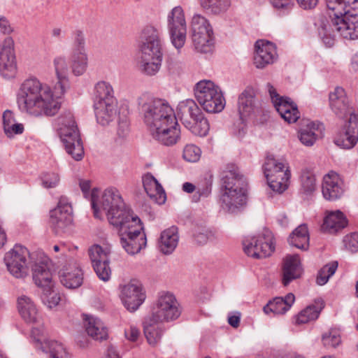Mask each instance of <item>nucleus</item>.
Segmentation results:
<instances>
[{"label": "nucleus", "instance_id": "1", "mask_svg": "<svg viewBox=\"0 0 358 358\" xmlns=\"http://www.w3.org/2000/svg\"><path fill=\"white\" fill-rule=\"evenodd\" d=\"M58 80L53 92L51 87L36 78L24 80L17 93V104L20 111L34 117L53 116L60 108L59 99L69 88V67L64 56L53 61Z\"/></svg>", "mask_w": 358, "mask_h": 358}, {"label": "nucleus", "instance_id": "2", "mask_svg": "<svg viewBox=\"0 0 358 358\" xmlns=\"http://www.w3.org/2000/svg\"><path fill=\"white\" fill-rule=\"evenodd\" d=\"M332 13L331 20H321L318 34L328 48L334 45L336 34L344 38H358V0H326Z\"/></svg>", "mask_w": 358, "mask_h": 358}, {"label": "nucleus", "instance_id": "3", "mask_svg": "<svg viewBox=\"0 0 358 358\" xmlns=\"http://www.w3.org/2000/svg\"><path fill=\"white\" fill-rule=\"evenodd\" d=\"M91 208L95 219L102 221L106 217L113 227H120L124 220L134 215L126 208L120 192L115 187H108L103 192L99 188L92 189Z\"/></svg>", "mask_w": 358, "mask_h": 358}, {"label": "nucleus", "instance_id": "4", "mask_svg": "<svg viewBox=\"0 0 358 358\" xmlns=\"http://www.w3.org/2000/svg\"><path fill=\"white\" fill-rule=\"evenodd\" d=\"M140 38L138 68L146 75H155L162 66L163 59L161 33L155 27L148 25L142 30Z\"/></svg>", "mask_w": 358, "mask_h": 358}, {"label": "nucleus", "instance_id": "5", "mask_svg": "<svg viewBox=\"0 0 358 358\" xmlns=\"http://www.w3.org/2000/svg\"><path fill=\"white\" fill-rule=\"evenodd\" d=\"M222 182L220 206L223 210L234 213L246 202L245 178L236 166L229 165L223 171Z\"/></svg>", "mask_w": 358, "mask_h": 358}, {"label": "nucleus", "instance_id": "6", "mask_svg": "<svg viewBox=\"0 0 358 358\" xmlns=\"http://www.w3.org/2000/svg\"><path fill=\"white\" fill-rule=\"evenodd\" d=\"M138 105L150 131L177 121L173 109L164 100L144 94L139 98Z\"/></svg>", "mask_w": 358, "mask_h": 358}, {"label": "nucleus", "instance_id": "7", "mask_svg": "<svg viewBox=\"0 0 358 358\" xmlns=\"http://www.w3.org/2000/svg\"><path fill=\"white\" fill-rule=\"evenodd\" d=\"M120 233V244L131 255L138 253L147 245L143 224L137 215H133L122 222L120 227H114Z\"/></svg>", "mask_w": 358, "mask_h": 358}, {"label": "nucleus", "instance_id": "8", "mask_svg": "<svg viewBox=\"0 0 358 358\" xmlns=\"http://www.w3.org/2000/svg\"><path fill=\"white\" fill-rule=\"evenodd\" d=\"M177 116L193 134L206 136L208 134V121L194 100L187 99L179 102L177 106Z\"/></svg>", "mask_w": 358, "mask_h": 358}, {"label": "nucleus", "instance_id": "9", "mask_svg": "<svg viewBox=\"0 0 358 358\" xmlns=\"http://www.w3.org/2000/svg\"><path fill=\"white\" fill-rule=\"evenodd\" d=\"M59 136L66 152L75 160L80 161L84 155V148L80 131L71 111L65 112L60 117Z\"/></svg>", "mask_w": 358, "mask_h": 358}, {"label": "nucleus", "instance_id": "10", "mask_svg": "<svg viewBox=\"0 0 358 358\" xmlns=\"http://www.w3.org/2000/svg\"><path fill=\"white\" fill-rule=\"evenodd\" d=\"M194 96L207 113L221 112L225 106V99L220 87L210 80L199 81L194 87Z\"/></svg>", "mask_w": 358, "mask_h": 358}, {"label": "nucleus", "instance_id": "11", "mask_svg": "<svg viewBox=\"0 0 358 358\" xmlns=\"http://www.w3.org/2000/svg\"><path fill=\"white\" fill-rule=\"evenodd\" d=\"M263 171L270 188L281 194L288 187L290 171L286 162L268 155L263 165Z\"/></svg>", "mask_w": 358, "mask_h": 358}, {"label": "nucleus", "instance_id": "12", "mask_svg": "<svg viewBox=\"0 0 358 358\" xmlns=\"http://www.w3.org/2000/svg\"><path fill=\"white\" fill-rule=\"evenodd\" d=\"M182 308L175 295L169 292H161L155 301L151 321L157 323L170 322L181 315Z\"/></svg>", "mask_w": 358, "mask_h": 358}, {"label": "nucleus", "instance_id": "13", "mask_svg": "<svg viewBox=\"0 0 358 358\" xmlns=\"http://www.w3.org/2000/svg\"><path fill=\"white\" fill-rule=\"evenodd\" d=\"M166 27L171 44L180 50L187 38V22L182 6H175L167 13Z\"/></svg>", "mask_w": 358, "mask_h": 358}, {"label": "nucleus", "instance_id": "14", "mask_svg": "<svg viewBox=\"0 0 358 358\" xmlns=\"http://www.w3.org/2000/svg\"><path fill=\"white\" fill-rule=\"evenodd\" d=\"M4 262L8 271L13 277L23 279L29 275L30 253L24 246L15 244L6 253Z\"/></svg>", "mask_w": 358, "mask_h": 358}, {"label": "nucleus", "instance_id": "15", "mask_svg": "<svg viewBox=\"0 0 358 358\" xmlns=\"http://www.w3.org/2000/svg\"><path fill=\"white\" fill-rule=\"evenodd\" d=\"M50 223L55 234L65 233L73 223V209L69 200L61 196L55 208L50 212Z\"/></svg>", "mask_w": 358, "mask_h": 358}, {"label": "nucleus", "instance_id": "16", "mask_svg": "<svg viewBox=\"0 0 358 358\" xmlns=\"http://www.w3.org/2000/svg\"><path fill=\"white\" fill-rule=\"evenodd\" d=\"M17 74L14 41L11 37H6L0 43V76L10 80L15 78Z\"/></svg>", "mask_w": 358, "mask_h": 358}, {"label": "nucleus", "instance_id": "17", "mask_svg": "<svg viewBox=\"0 0 358 358\" xmlns=\"http://www.w3.org/2000/svg\"><path fill=\"white\" fill-rule=\"evenodd\" d=\"M243 245L245 254L255 259L268 257L275 249L273 238L269 233L247 238Z\"/></svg>", "mask_w": 358, "mask_h": 358}, {"label": "nucleus", "instance_id": "18", "mask_svg": "<svg viewBox=\"0 0 358 358\" xmlns=\"http://www.w3.org/2000/svg\"><path fill=\"white\" fill-rule=\"evenodd\" d=\"M267 88L273 106L282 118L288 123L296 122L299 118L296 104L288 97L280 96L270 83L267 84Z\"/></svg>", "mask_w": 358, "mask_h": 358}, {"label": "nucleus", "instance_id": "19", "mask_svg": "<svg viewBox=\"0 0 358 358\" xmlns=\"http://www.w3.org/2000/svg\"><path fill=\"white\" fill-rule=\"evenodd\" d=\"M74 42L71 54V69L73 73L80 76L84 73L87 68V54L85 48V39L81 30H76L74 32Z\"/></svg>", "mask_w": 358, "mask_h": 358}, {"label": "nucleus", "instance_id": "20", "mask_svg": "<svg viewBox=\"0 0 358 358\" xmlns=\"http://www.w3.org/2000/svg\"><path fill=\"white\" fill-rule=\"evenodd\" d=\"M120 297L124 307L134 312L145 301L146 295L140 283L131 281L121 287Z\"/></svg>", "mask_w": 358, "mask_h": 358}, {"label": "nucleus", "instance_id": "21", "mask_svg": "<svg viewBox=\"0 0 358 358\" xmlns=\"http://www.w3.org/2000/svg\"><path fill=\"white\" fill-rule=\"evenodd\" d=\"M346 190V185L343 177L338 173L331 171L323 176L322 193L328 201L341 199Z\"/></svg>", "mask_w": 358, "mask_h": 358}, {"label": "nucleus", "instance_id": "22", "mask_svg": "<svg viewBox=\"0 0 358 358\" xmlns=\"http://www.w3.org/2000/svg\"><path fill=\"white\" fill-rule=\"evenodd\" d=\"M109 251L106 248L94 244L91 247V262L99 280L107 282L110 279L111 269L109 266Z\"/></svg>", "mask_w": 358, "mask_h": 358}, {"label": "nucleus", "instance_id": "23", "mask_svg": "<svg viewBox=\"0 0 358 358\" xmlns=\"http://www.w3.org/2000/svg\"><path fill=\"white\" fill-rule=\"evenodd\" d=\"M31 336L41 344L42 350L48 353L50 358H71L69 352L62 343L52 339L43 341V330L36 327L32 328Z\"/></svg>", "mask_w": 358, "mask_h": 358}, {"label": "nucleus", "instance_id": "24", "mask_svg": "<svg viewBox=\"0 0 358 358\" xmlns=\"http://www.w3.org/2000/svg\"><path fill=\"white\" fill-rule=\"evenodd\" d=\"M358 141V115L351 114L348 123L334 138L336 145L344 148H352Z\"/></svg>", "mask_w": 358, "mask_h": 358}, {"label": "nucleus", "instance_id": "25", "mask_svg": "<svg viewBox=\"0 0 358 358\" xmlns=\"http://www.w3.org/2000/svg\"><path fill=\"white\" fill-rule=\"evenodd\" d=\"M150 133L156 141L165 146L174 145L180 138V129L178 120L167 124L165 127H157Z\"/></svg>", "mask_w": 358, "mask_h": 358}, {"label": "nucleus", "instance_id": "26", "mask_svg": "<svg viewBox=\"0 0 358 358\" xmlns=\"http://www.w3.org/2000/svg\"><path fill=\"white\" fill-rule=\"evenodd\" d=\"M255 47L254 64L257 68H264L276 60L278 55L276 48L273 43L259 40L255 43Z\"/></svg>", "mask_w": 358, "mask_h": 358}, {"label": "nucleus", "instance_id": "27", "mask_svg": "<svg viewBox=\"0 0 358 358\" xmlns=\"http://www.w3.org/2000/svg\"><path fill=\"white\" fill-rule=\"evenodd\" d=\"M32 276L35 284L43 291H48L53 288L52 273L49 266V259L47 257L35 262L32 266Z\"/></svg>", "mask_w": 358, "mask_h": 358}, {"label": "nucleus", "instance_id": "28", "mask_svg": "<svg viewBox=\"0 0 358 358\" xmlns=\"http://www.w3.org/2000/svg\"><path fill=\"white\" fill-rule=\"evenodd\" d=\"M329 105L333 112L339 117L343 118L348 114H355L349 106L348 99L345 90L337 87L329 94Z\"/></svg>", "mask_w": 358, "mask_h": 358}, {"label": "nucleus", "instance_id": "29", "mask_svg": "<svg viewBox=\"0 0 358 358\" xmlns=\"http://www.w3.org/2000/svg\"><path fill=\"white\" fill-rule=\"evenodd\" d=\"M302 267L299 255H288L284 259L282 282L285 286L301 277Z\"/></svg>", "mask_w": 358, "mask_h": 358}, {"label": "nucleus", "instance_id": "30", "mask_svg": "<svg viewBox=\"0 0 358 358\" xmlns=\"http://www.w3.org/2000/svg\"><path fill=\"white\" fill-rule=\"evenodd\" d=\"M118 101L93 104L96 122L101 126H107L115 120L118 114Z\"/></svg>", "mask_w": 358, "mask_h": 358}, {"label": "nucleus", "instance_id": "31", "mask_svg": "<svg viewBox=\"0 0 358 358\" xmlns=\"http://www.w3.org/2000/svg\"><path fill=\"white\" fill-rule=\"evenodd\" d=\"M323 124L307 120L299 131V138L306 146H312L322 134Z\"/></svg>", "mask_w": 358, "mask_h": 358}, {"label": "nucleus", "instance_id": "32", "mask_svg": "<svg viewBox=\"0 0 358 358\" xmlns=\"http://www.w3.org/2000/svg\"><path fill=\"white\" fill-rule=\"evenodd\" d=\"M142 182L148 195L158 204H162L166 201V193L158 180L150 173L144 174Z\"/></svg>", "mask_w": 358, "mask_h": 358}, {"label": "nucleus", "instance_id": "33", "mask_svg": "<svg viewBox=\"0 0 358 358\" xmlns=\"http://www.w3.org/2000/svg\"><path fill=\"white\" fill-rule=\"evenodd\" d=\"M17 308L21 317L26 322L36 323L41 318L36 304L27 296L22 295L18 298Z\"/></svg>", "mask_w": 358, "mask_h": 358}, {"label": "nucleus", "instance_id": "34", "mask_svg": "<svg viewBox=\"0 0 358 358\" xmlns=\"http://www.w3.org/2000/svg\"><path fill=\"white\" fill-rule=\"evenodd\" d=\"M295 301L293 294H287L285 298L276 297L270 301L263 308V311L268 315H276L285 314L292 306Z\"/></svg>", "mask_w": 358, "mask_h": 358}, {"label": "nucleus", "instance_id": "35", "mask_svg": "<svg viewBox=\"0 0 358 358\" xmlns=\"http://www.w3.org/2000/svg\"><path fill=\"white\" fill-rule=\"evenodd\" d=\"M83 273L80 268L76 264L65 266L60 275V281L69 289H76L83 283Z\"/></svg>", "mask_w": 358, "mask_h": 358}, {"label": "nucleus", "instance_id": "36", "mask_svg": "<svg viewBox=\"0 0 358 358\" xmlns=\"http://www.w3.org/2000/svg\"><path fill=\"white\" fill-rule=\"evenodd\" d=\"M179 241L178 228L171 227L161 233L158 248L164 255L171 254L176 248Z\"/></svg>", "mask_w": 358, "mask_h": 358}, {"label": "nucleus", "instance_id": "37", "mask_svg": "<svg viewBox=\"0 0 358 358\" xmlns=\"http://www.w3.org/2000/svg\"><path fill=\"white\" fill-rule=\"evenodd\" d=\"M92 99L93 104L117 101L112 85L106 81H99L95 84Z\"/></svg>", "mask_w": 358, "mask_h": 358}, {"label": "nucleus", "instance_id": "38", "mask_svg": "<svg viewBox=\"0 0 358 358\" xmlns=\"http://www.w3.org/2000/svg\"><path fill=\"white\" fill-rule=\"evenodd\" d=\"M309 241L308 229L305 224L298 226L288 238V242L291 245L302 250L308 249Z\"/></svg>", "mask_w": 358, "mask_h": 358}, {"label": "nucleus", "instance_id": "39", "mask_svg": "<svg viewBox=\"0 0 358 358\" xmlns=\"http://www.w3.org/2000/svg\"><path fill=\"white\" fill-rule=\"evenodd\" d=\"M348 222L343 213L337 210L329 213L325 217L323 229L328 233L334 234L346 227Z\"/></svg>", "mask_w": 358, "mask_h": 358}, {"label": "nucleus", "instance_id": "40", "mask_svg": "<svg viewBox=\"0 0 358 358\" xmlns=\"http://www.w3.org/2000/svg\"><path fill=\"white\" fill-rule=\"evenodd\" d=\"M256 107L255 95L252 89L245 90L239 96L238 110L241 117H247L251 114Z\"/></svg>", "mask_w": 358, "mask_h": 358}, {"label": "nucleus", "instance_id": "41", "mask_svg": "<svg viewBox=\"0 0 358 358\" xmlns=\"http://www.w3.org/2000/svg\"><path fill=\"white\" fill-rule=\"evenodd\" d=\"M2 118L4 133L8 138H12L15 135L21 134L23 132V124L15 122L14 114L11 110H6L3 113Z\"/></svg>", "mask_w": 358, "mask_h": 358}, {"label": "nucleus", "instance_id": "42", "mask_svg": "<svg viewBox=\"0 0 358 358\" xmlns=\"http://www.w3.org/2000/svg\"><path fill=\"white\" fill-rule=\"evenodd\" d=\"M192 40L194 49L201 53L210 52L214 45L213 33L192 34Z\"/></svg>", "mask_w": 358, "mask_h": 358}, {"label": "nucleus", "instance_id": "43", "mask_svg": "<svg viewBox=\"0 0 358 358\" xmlns=\"http://www.w3.org/2000/svg\"><path fill=\"white\" fill-rule=\"evenodd\" d=\"M190 29L192 34H213V30L206 17L199 14L194 13L191 19Z\"/></svg>", "mask_w": 358, "mask_h": 358}, {"label": "nucleus", "instance_id": "44", "mask_svg": "<svg viewBox=\"0 0 358 358\" xmlns=\"http://www.w3.org/2000/svg\"><path fill=\"white\" fill-rule=\"evenodd\" d=\"M161 324L150 320V323L144 327L145 336L152 346H156L162 339L164 330Z\"/></svg>", "mask_w": 358, "mask_h": 358}, {"label": "nucleus", "instance_id": "45", "mask_svg": "<svg viewBox=\"0 0 358 358\" xmlns=\"http://www.w3.org/2000/svg\"><path fill=\"white\" fill-rule=\"evenodd\" d=\"M108 329L101 320L91 315V339L103 341L108 338Z\"/></svg>", "mask_w": 358, "mask_h": 358}, {"label": "nucleus", "instance_id": "46", "mask_svg": "<svg viewBox=\"0 0 358 358\" xmlns=\"http://www.w3.org/2000/svg\"><path fill=\"white\" fill-rule=\"evenodd\" d=\"M82 317L84 322L83 327L77 330L75 335V342L78 347L86 348L88 347L90 342V315L83 313Z\"/></svg>", "mask_w": 358, "mask_h": 358}, {"label": "nucleus", "instance_id": "47", "mask_svg": "<svg viewBox=\"0 0 358 358\" xmlns=\"http://www.w3.org/2000/svg\"><path fill=\"white\" fill-rule=\"evenodd\" d=\"M322 308V303H320V306L312 305L306 307L296 316V324H303L316 320L318 317Z\"/></svg>", "mask_w": 358, "mask_h": 358}, {"label": "nucleus", "instance_id": "48", "mask_svg": "<svg viewBox=\"0 0 358 358\" xmlns=\"http://www.w3.org/2000/svg\"><path fill=\"white\" fill-rule=\"evenodd\" d=\"M201 6L213 14L225 13L231 6V0H199Z\"/></svg>", "mask_w": 358, "mask_h": 358}, {"label": "nucleus", "instance_id": "49", "mask_svg": "<svg viewBox=\"0 0 358 358\" xmlns=\"http://www.w3.org/2000/svg\"><path fill=\"white\" fill-rule=\"evenodd\" d=\"M300 191L306 194H312L316 189V179L313 173L308 170H303L300 176Z\"/></svg>", "mask_w": 358, "mask_h": 358}, {"label": "nucleus", "instance_id": "50", "mask_svg": "<svg viewBox=\"0 0 358 358\" xmlns=\"http://www.w3.org/2000/svg\"><path fill=\"white\" fill-rule=\"evenodd\" d=\"M338 268V262H331L324 266L318 272L316 282L319 285H325L329 278L332 276Z\"/></svg>", "mask_w": 358, "mask_h": 358}, {"label": "nucleus", "instance_id": "51", "mask_svg": "<svg viewBox=\"0 0 358 358\" xmlns=\"http://www.w3.org/2000/svg\"><path fill=\"white\" fill-rule=\"evenodd\" d=\"M322 343L327 348H336L341 343V333L337 329H331L322 336Z\"/></svg>", "mask_w": 358, "mask_h": 358}, {"label": "nucleus", "instance_id": "52", "mask_svg": "<svg viewBox=\"0 0 358 358\" xmlns=\"http://www.w3.org/2000/svg\"><path fill=\"white\" fill-rule=\"evenodd\" d=\"M212 191V185L208 181L197 185L196 192L192 196V201L194 203L200 201L202 199L210 196Z\"/></svg>", "mask_w": 358, "mask_h": 358}, {"label": "nucleus", "instance_id": "53", "mask_svg": "<svg viewBox=\"0 0 358 358\" xmlns=\"http://www.w3.org/2000/svg\"><path fill=\"white\" fill-rule=\"evenodd\" d=\"M201 155V149L193 144L187 145L182 152L183 159L189 162H196L199 161Z\"/></svg>", "mask_w": 358, "mask_h": 358}, {"label": "nucleus", "instance_id": "54", "mask_svg": "<svg viewBox=\"0 0 358 358\" xmlns=\"http://www.w3.org/2000/svg\"><path fill=\"white\" fill-rule=\"evenodd\" d=\"M43 301L48 308H52L57 306L60 301V296L53 290V288L48 291H43Z\"/></svg>", "mask_w": 358, "mask_h": 358}, {"label": "nucleus", "instance_id": "55", "mask_svg": "<svg viewBox=\"0 0 358 358\" xmlns=\"http://www.w3.org/2000/svg\"><path fill=\"white\" fill-rule=\"evenodd\" d=\"M343 243L346 250L352 252L358 251V233L353 232L345 236Z\"/></svg>", "mask_w": 358, "mask_h": 358}, {"label": "nucleus", "instance_id": "56", "mask_svg": "<svg viewBox=\"0 0 358 358\" xmlns=\"http://www.w3.org/2000/svg\"><path fill=\"white\" fill-rule=\"evenodd\" d=\"M59 182V176L56 173H48L42 177V185L45 188H54Z\"/></svg>", "mask_w": 358, "mask_h": 358}, {"label": "nucleus", "instance_id": "57", "mask_svg": "<svg viewBox=\"0 0 358 358\" xmlns=\"http://www.w3.org/2000/svg\"><path fill=\"white\" fill-rule=\"evenodd\" d=\"M210 237V233L205 229L199 230L194 234V239L195 242L200 245L206 244Z\"/></svg>", "mask_w": 358, "mask_h": 358}, {"label": "nucleus", "instance_id": "58", "mask_svg": "<svg viewBox=\"0 0 358 358\" xmlns=\"http://www.w3.org/2000/svg\"><path fill=\"white\" fill-rule=\"evenodd\" d=\"M245 117L240 115L238 120L234 123V130L238 137H243L246 132Z\"/></svg>", "mask_w": 358, "mask_h": 358}, {"label": "nucleus", "instance_id": "59", "mask_svg": "<svg viewBox=\"0 0 358 358\" xmlns=\"http://www.w3.org/2000/svg\"><path fill=\"white\" fill-rule=\"evenodd\" d=\"M129 122L126 117L118 120L117 134L120 138H124L129 134Z\"/></svg>", "mask_w": 358, "mask_h": 358}, {"label": "nucleus", "instance_id": "60", "mask_svg": "<svg viewBox=\"0 0 358 358\" xmlns=\"http://www.w3.org/2000/svg\"><path fill=\"white\" fill-rule=\"evenodd\" d=\"M140 335L139 329L134 325H131L128 329L124 330V336L127 339L130 341H137Z\"/></svg>", "mask_w": 358, "mask_h": 358}, {"label": "nucleus", "instance_id": "61", "mask_svg": "<svg viewBox=\"0 0 358 358\" xmlns=\"http://www.w3.org/2000/svg\"><path fill=\"white\" fill-rule=\"evenodd\" d=\"M13 31L8 20L4 16H0V31L3 34H10Z\"/></svg>", "mask_w": 358, "mask_h": 358}, {"label": "nucleus", "instance_id": "62", "mask_svg": "<svg viewBox=\"0 0 358 358\" xmlns=\"http://www.w3.org/2000/svg\"><path fill=\"white\" fill-rule=\"evenodd\" d=\"M319 0H296L299 6L304 10H311L318 3Z\"/></svg>", "mask_w": 358, "mask_h": 358}, {"label": "nucleus", "instance_id": "63", "mask_svg": "<svg viewBox=\"0 0 358 358\" xmlns=\"http://www.w3.org/2000/svg\"><path fill=\"white\" fill-rule=\"evenodd\" d=\"M273 7L276 8L289 9L292 7V0H269Z\"/></svg>", "mask_w": 358, "mask_h": 358}, {"label": "nucleus", "instance_id": "64", "mask_svg": "<svg viewBox=\"0 0 358 358\" xmlns=\"http://www.w3.org/2000/svg\"><path fill=\"white\" fill-rule=\"evenodd\" d=\"M79 187L85 198H90V180L82 178L78 179Z\"/></svg>", "mask_w": 358, "mask_h": 358}]
</instances>
